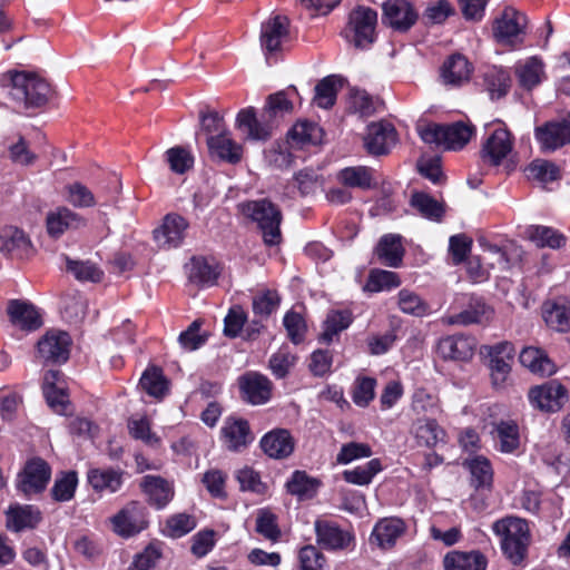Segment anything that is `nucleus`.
Wrapping results in <instances>:
<instances>
[{"instance_id":"obj_1","label":"nucleus","mask_w":570,"mask_h":570,"mask_svg":"<svg viewBox=\"0 0 570 570\" xmlns=\"http://www.w3.org/2000/svg\"><path fill=\"white\" fill-rule=\"evenodd\" d=\"M294 96H298L295 86H289L285 90L269 95L259 117L256 116L253 107L242 109L236 118L237 127L246 132L249 139H268L277 126V119L293 111L292 98Z\"/></svg>"},{"instance_id":"obj_2","label":"nucleus","mask_w":570,"mask_h":570,"mask_svg":"<svg viewBox=\"0 0 570 570\" xmlns=\"http://www.w3.org/2000/svg\"><path fill=\"white\" fill-rule=\"evenodd\" d=\"M1 87L23 108H40L52 97L51 86L36 73L8 71L1 77Z\"/></svg>"},{"instance_id":"obj_3","label":"nucleus","mask_w":570,"mask_h":570,"mask_svg":"<svg viewBox=\"0 0 570 570\" xmlns=\"http://www.w3.org/2000/svg\"><path fill=\"white\" fill-rule=\"evenodd\" d=\"M500 538L503 554L513 563L520 564L527 557L530 542L528 523L517 517H505L492 524Z\"/></svg>"},{"instance_id":"obj_4","label":"nucleus","mask_w":570,"mask_h":570,"mask_svg":"<svg viewBox=\"0 0 570 570\" xmlns=\"http://www.w3.org/2000/svg\"><path fill=\"white\" fill-rule=\"evenodd\" d=\"M417 132L425 144L443 146L449 150H459L470 141L474 126L464 121L449 125L428 124L419 126Z\"/></svg>"},{"instance_id":"obj_5","label":"nucleus","mask_w":570,"mask_h":570,"mask_svg":"<svg viewBox=\"0 0 570 570\" xmlns=\"http://www.w3.org/2000/svg\"><path fill=\"white\" fill-rule=\"evenodd\" d=\"M242 213L257 224L268 246L278 245L282 240V213L276 205L267 199L252 200L240 205Z\"/></svg>"},{"instance_id":"obj_6","label":"nucleus","mask_w":570,"mask_h":570,"mask_svg":"<svg viewBox=\"0 0 570 570\" xmlns=\"http://www.w3.org/2000/svg\"><path fill=\"white\" fill-rule=\"evenodd\" d=\"M51 478L50 465L41 458L26 462L17 478V489L27 498L42 493Z\"/></svg>"},{"instance_id":"obj_7","label":"nucleus","mask_w":570,"mask_h":570,"mask_svg":"<svg viewBox=\"0 0 570 570\" xmlns=\"http://www.w3.org/2000/svg\"><path fill=\"white\" fill-rule=\"evenodd\" d=\"M528 397L535 409L550 413L560 411L569 401L567 389L557 380L531 387Z\"/></svg>"},{"instance_id":"obj_8","label":"nucleus","mask_w":570,"mask_h":570,"mask_svg":"<svg viewBox=\"0 0 570 570\" xmlns=\"http://www.w3.org/2000/svg\"><path fill=\"white\" fill-rule=\"evenodd\" d=\"M376 23L377 12L372 8L358 6L351 11L347 29L353 32L356 48L364 49L374 42Z\"/></svg>"},{"instance_id":"obj_9","label":"nucleus","mask_w":570,"mask_h":570,"mask_svg":"<svg viewBox=\"0 0 570 570\" xmlns=\"http://www.w3.org/2000/svg\"><path fill=\"white\" fill-rule=\"evenodd\" d=\"M71 338L63 331H48L37 343V357L45 364H61L68 361Z\"/></svg>"},{"instance_id":"obj_10","label":"nucleus","mask_w":570,"mask_h":570,"mask_svg":"<svg viewBox=\"0 0 570 570\" xmlns=\"http://www.w3.org/2000/svg\"><path fill=\"white\" fill-rule=\"evenodd\" d=\"M111 523L120 537H132L147 527L146 510L139 502L131 501L111 518Z\"/></svg>"},{"instance_id":"obj_11","label":"nucleus","mask_w":570,"mask_h":570,"mask_svg":"<svg viewBox=\"0 0 570 570\" xmlns=\"http://www.w3.org/2000/svg\"><path fill=\"white\" fill-rule=\"evenodd\" d=\"M419 14L407 0H387L383 4L382 21L395 31L406 32L417 21Z\"/></svg>"},{"instance_id":"obj_12","label":"nucleus","mask_w":570,"mask_h":570,"mask_svg":"<svg viewBox=\"0 0 570 570\" xmlns=\"http://www.w3.org/2000/svg\"><path fill=\"white\" fill-rule=\"evenodd\" d=\"M525 14L513 8H505L493 24L495 40L503 45H513L527 26Z\"/></svg>"},{"instance_id":"obj_13","label":"nucleus","mask_w":570,"mask_h":570,"mask_svg":"<svg viewBox=\"0 0 570 570\" xmlns=\"http://www.w3.org/2000/svg\"><path fill=\"white\" fill-rule=\"evenodd\" d=\"M512 148L511 132L507 128H497L483 142L480 150L481 159L490 166H499Z\"/></svg>"},{"instance_id":"obj_14","label":"nucleus","mask_w":570,"mask_h":570,"mask_svg":"<svg viewBox=\"0 0 570 570\" xmlns=\"http://www.w3.org/2000/svg\"><path fill=\"white\" fill-rule=\"evenodd\" d=\"M238 384L242 399L250 404H265L272 396L273 383L261 373L248 372L239 377Z\"/></svg>"},{"instance_id":"obj_15","label":"nucleus","mask_w":570,"mask_h":570,"mask_svg":"<svg viewBox=\"0 0 570 570\" xmlns=\"http://www.w3.org/2000/svg\"><path fill=\"white\" fill-rule=\"evenodd\" d=\"M222 440L230 452H240L246 449L254 441L248 421L234 416L227 417L222 428Z\"/></svg>"},{"instance_id":"obj_16","label":"nucleus","mask_w":570,"mask_h":570,"mask_svg":"<svg viewBox=\"0 0 570 570\" xmlns=\"http://www.w3.org/2000/svg\"><path fill=\"white\" fill-rule=\"evenodd\" d=\"M396 142V130L387 121L372 122L367 126L364 146L368 154L380 156L389 153Z\"/></svg>"},{"instance_id":"obj_17","label":"nucleus","mask_w":570,"mask_h":570,"mask_svg":"<svg viewBox=\"0 0 570 570\" xmlns=\"http://www.w3.org/2000/svg\"><path fill=\"white\" fill-rule=\"evenodd\" d=\"M262 451L271 459L284 460L292 455L295 440L287 429H273L259 441Z\"/></svg>"},{"instance_id":"obj_18","label":"nucleus","mask_w":570,"mask_h":570,"mask_svg":"<svg viewBox=\"0 0 570 570\" xmlns=\"http://www.w3.org/2000/svg\"><path fill=\"white\" fill-rule=\"evenodd\" d=\"M0 252L6 256L23 259L31 255L32 244L22 229L4 226L0 229Z\"/></svg>"},{"instance_id":"obj_19","label":"nucleus","mask_w":570,"mask_h":570,"mask_svg":"<svg viewBox=\"0 0 570 570\" xmlns=\"http://www.w3.org/2000/svg\"><path fill=\"white\" fill-rule=\"evenodd\" d=\"M289 20L286 16H274L262 24L261 46L266 55L281 50L282 42L288 37Z\"/></svg>"},{"instance_id":"obj_20","label":"nucleus","mask_w":570,"mask_h":570,"mask_svg":"<svg viewBox=\"0 0 570 570\" xmlns=\"http://www.w3.org/2000/svg\"><path fill=\"white\" fill-rule=\"evenodd\" d=\"M188 227L187 220L177 214L165 216L161 226L154 230V238L160 247H178Z\"/></svg>"},{"instance_id":"obj_21","label":"nucleus","mask_w":570,"mask_h":570,"mask_svg":"<svg viewBox=\"0 0 570 570\" xmlns=\"http://www.w3.org/2000/svg\"><path fill=\"white\" fill-rule=\"evenodd\" d=\"M315 533L317 543L328 550L345 549L353 539L348 531L343 530L337 523L325 519H317L315 521Z\"/></svg>"},{"instance_id":"obj_22","label":"nucleus","mask_w":570,"mask_h":570,"mask_svg":"<svg viewBox=\"0 0 570 570\" xmlns=\"http://www.w3.org/2000/svg\"><path fill=\"white\" fill-rule=\"evenodd\" d=\"M402 242L403 237L399 234L383 235L374 248V255L377 257V261L391 268L401 267L405 255Z\"/></svg>"},{"instance_id":"obj_23","label":"nucleus","mask_w":570,"mask_h":570,"mask_svg":"<svg viewBox=\"0 0 570 570\" xmlns=\"http://www.w3.org/2000/svg\"><path fill=\"white\" fill-rule=\"evenodd\" d=\"M210 157L228 164H237L243 156V147L232 139L229 132L222 131L207 138Z\"/></svg>"},{"instance_id":"obj_24","label":"nucleus","mask_w":570,"mask_h":570,"mask_svg":"<svg viewBox=\"0 0 570 570\" xmlns=\"http://www.w3.org/2000/svg\"><path fill=\"white\" fill-rule=\"evenodd\" d=\"M86 225V220L68 207H58L46 217V227L50 237L59 238L69 229H77Z\"/></svg>"},{"instance_id":"obj_25","label":"nucleus","mask_w":570,"mask_h":570,"mask_svg":"<svg viewBox=\"0 0 570 570\" xmlns=\"http://www.w3.org/2000/svg\"><path fill=\"white\" fill-rule=\"evenodd\" d=\"M7 312L10 322L22 331L32 332L42 325L39 312L28 302L11 299L9 301Z\"/></svg>"},{"instance_id":"obj_26","label":"nucleus","mask_w":570,"mask_h":570,"mask_svg":"<svg viewBox=\"0 0 570 570\" xmlns=\"http://www.w3.org/2000/svg\"><path fill=\"white\" fill-rule=\"evenodd\" d=\"M436 353L445 361H468L473 356V341L462 335L442 337L438 342Z\"/></svg>"},{"instance_id":"obj_27","label":"nucleus","mask_w":570,"mask_h":570,"mask_svg":"<svg viewBox=\"0 0 570 570\" xmlns=\"http://www.w3.org/2000/svg\"><path fill=\"white\" fill-rule=\"evenodd\" d=\"M488 559L479 550L449 551L443 558L444 570H487Z\"/></svg>"},{"instance_id":"obj_28","label":"nucleus","mask_w":570,"mask_h":570,"mask_svg":"<svg viewBox=\"0 0 570 570\" xmlns=\"http://www.w3.org/2000/svg\"><path fill=\"white\" fill-rule=\"evenodd\" d=\"M41 519V512L35 505H10L7 511V528L13 532L35 529Z\"/></svg>"},{"instance_id":"obj_29","label":"nucleus","mask_w":570,"mask_h":570,"mask_svg":"<svg viewBox=\"0 0 570 570\" xmlns=\"http://www.w3.org/2000/svg\"><path fill=\"white\" fill-rule=\"evenodd\" d=\"M412 433L420 446L431 449L445 443L446 433L434 419H417L412 426Z\"/></svg>"},{"instance_id":"obj_30","label":"nucleus","mask_w":570,"mask_h":570,"mask_svg":"<svg viewBox=\"0 0 570 570\" xmlns=\"http://www.w3.org/2000/svg\"><path fill=\"white\" fill-rule=\"evenodd\" d=\"M322 140V128L315 122L297 121L287 132V144L293 148L316 145Z\"/></svg>"},{"instance_id":"obj_31","label":"nucleus","mask_w":570,"mask_h":570,"mask_svg":"<svg viewBox=\"0 0 570 570\" xmlns=\"http://www.w3.org/2000/svg\"><path fill=\"white\" fill-rule=\"evenodd\" d=\"M470 75L471 66L460 53L450 56L441 68V76L446 85L460 86L469 80Z\"/></svg>"},{"instance_id":"obj_32","label":"nucleus","mask_w":570,"mask_h":570,"mask_svg":"<svg viewBox=\"0 0 570 570\" xmlns=\"http://www.w3.org/2000/svg\"><path fill=\"white\" fill-rule=\"evenodd\" d=\"M535 138L544 150H556L570 144L562 121H550L537 127Z\"/></svg>"},{"instance_id":"obj_33","label":"nucleus","mask_w":570,"mask_h":570,"mask_svg":"<svg viewBox=\"0 0 570 570\" xmlns=\"http://www.w3.org/2000/svg\"><path fill=\"white\" fill-rule=\"evenodd\" d=\"M140 487L148 497L150 504L157 509H163L171 499L170 488L161 476L145 475Z\"/></svg>"},{"instance_id":"obj_34","label":"nucleus","mask_w":570,"mask_h":570,"mask_svg":"<svg viewBox=\"0 0 570 570\" xmlns=\"http://www.w3.org/2000/svg\"><path fill=\"white\" fill-rule=\"evenodd\" d=\"M483 83L491 99H500L509 92L511 77L508 70L492 66L484 71Z\"/></svg>"},{"instance_id":"obj_35","label":"nucleus","mask_w":570,"mask_h":570,"mask_svg":"<svg viewBox=\"0 0 570 570\" xmlns=\"http://www.w3.org/2000/svg\"><path fill=\"white\" fill-rule=\"evenodd\" d=\"M520 363L532 373L550 376L556 373V366L548 355L537 347H524L519 355Z\"/></svg>"},{"instance_id":"obj_36","label":"nucleus","mask_w":570,"mask_h":570,"mask_svg":"<svg viewBox=\"0 0 570 570\" xmlns=\"http://www.w3.org/2000/svg\"><path fill=\"white\" fill-rule=\"evenodd\" d=\"M403 531L404 523L401 519H383L374 527L372 539H374L381 548L387 549L395 544L396 539Z\"/></svg>"},{"instance_id":"obj_37","label":"nucleus","mask_w":570,"mask_h":570,"mask_svg":"<svg viewBox=\"0 0 570 570\" xmlns=\"http://www.w3.org/2000/svg\"><path fill=\"white\" fill-rule=\"evenodd\" d=\"M88 482L96 491L114 493L122 484V472L115 469H91L88 472Z\"/></svg>"},{"instance_id":"obj_38","label":"nucleus","mask_w":570,"mask_h":570,"mask_svg":"<svg viewBox=\"0 0 570 570\" xmlns=\"http://www.w3.org/2000/svg\"><path fill=\"white\" fill-rule=\"evenodd\" d=\"M529 239L538 247H549L551 249H559L566 245L567 238L559 230L542 226L533 225L527 229Z\"/></svg>"},{"instance_id":"obj_39","label":"nucleus","mask_w":570,"mask_h":570,"mask_svg":"<svg viewBox=\"0 0 570 570\" xmlns=\"http://www.w3.org/2000/svg\"><path fill=\"white\" fill-rule=\"evenodd\" d=\"M410 205L416 209L422 217L433 222H441L445 213L442 203L423 191L413 193Z\"/></svg>"},{"instance_id":"obj_40","label":"nucleus","mask_w":570,"mask_h":570,"mask_svg":"<svg viewBox=\"0 0 570 570\" xmlns=\"http://www.w3.org/2000/svg\"><path fill=\"white\" fill-rule=\"evenodd\" d=\"M492 314V309L481 299L471 298L468 307L450 317L451 324H479L488 321Z\"/></svg>"},{"instance_id":"obj_41","label":"nucleus","mask_w":570,"mask_h":570,"mask_svg":"<svg viewBox=\"0 0 570 570\" xmlns=\"http://www.w3.org/2000/svg\"><path fill=\"white\" fill-rule=\"evenodd\" d=\"M515 75L519 85L525 90H531L537 87L544 77L543 62L537 57H531L524 63L517 67Z\"/></svg>"},{"instance_id":"obj_42","label":"nucleus","mask_w":570,"mask_h":570,"mask_svg":"<svg viewBox=\"0 0 570 570\" xmlns=\"http://www.w3.org/2000/svg\"><path fill=\"white\" fill-rule=\"evenodd\" d=\"M320 481L309 476L305 471L296 470L286 482L287 492L299 499H309L315 495Z\"/></svg>"},{"instance_id":"obj_43","label":"nucleus","mask_w":570,"mask_h":570,"mask_svg":"<svg viewBox=\"0 0 570 570\" xmlns=\"http://www.w3.org/2000/svg\"><path fill=\"white\" fill-rule=\"evenodd\" d=\"M374 170L365 166L346 167L338 171L337 179L346 187L370 189Z\"/></svg>"},{"instance_id":"obj_44","label":"nucleus","mask_w":570,"mask_h":570,"mask_svg":"<svg viewBox=\"0 0 570 570\" xmlns=\"http://www.w3.org/2000/svg\"><path fill=\"white\" fill-rule=\"evenodd\" d=\"M352 321L353 315L348 309L328 312L324 321V331L321 334L320 340L327 344L331 343L336 335L351 325Z\"/></svg>"},{"instance_id":"obj_45","label":"nucleus","mask_w":570,"mask_h":570,"mask_svg":"<svg viewBox=\"0 0 570 570\" xmlns=\"http://www.w3.org/2000/svg\"><path fill=\"white\" fill-rule=\"evenodd\" d=\"M219 271L204 257H193L190 261L189 281L199 286H213L217 283Z\"/></svg>"},{"instance_id":"obj_46","label":"nucleus","mask_w":570,"mask_h":570,"mask_svg":"<svg viewBox=\"0 0 570 570\" xmlns=\"http://www.w3.org/2000/svg\"><path fill=\"white\" fill-rule=\"evenodd\" d=\"M141 389L150 396L161 399L168 393V381L158 367L147 368L139 381Z\"/></svg>"},{"instance_id":"obj_47","label":"nucleus","mask_w":570,"mask_h":570,"mask_svg":"<svg viewBox=\"0 0 570 570\" xmlns=\"http://www.w3.org/2000/svg\"><path fill=\"white\" fill-rule=\"evenodd\" d=\"M281 304V296L275 289H264L254 295L252 302L253 313L261 320H268Z\"/></svg>"},{"instance_id":"obj_48","label":"nucleus","mask_w":570,"mask_h":570,"mask_svg":"<svg viewBox=\"0 0 570 570\" xmlns=\"http://www.w3.org/2000/svg\"><path fill=\"white\" fill-rule=\"evenodd\" d=\"M78 485V475L76 471L60 472L51 488V497L57 502L70 501L75 497Z\"/></svg>"},{"instance_id":"obj_49","label":"nucleus","mask_w":570,"mask_h":570,"mask_svg":"<svg viewBox=\"0 0 570 570\" xmlns=\"http://www.w3.org/2000/svg\"><path fill=\"white\" fill-rule=\"evenodd\" d=\"M547 325L558 332L570 330V305L568 303H552L543 312Z\"/></svg>"},{"instance_id":"obj_50","label":"nucleus","mask_w":570,"mask_h":570,"mask_svg":"<svg viewBox=\"0 0 570 570\" xmlns=\"http://www.w3.org/2000/svg\"><path fill=\"white\" fill-rule=\"evenodd\" d=\"M397 305L403 313L416 317H422L430 313V305L419 294L407 288L399 292Z\"/></svg>"},{"instance_id":"obj_51","label":"nucleus","mask_w":570,"mask_h":570,"mask_svg":"<svg viewBox=\"0 0 570 570\" xmlns=\"http://www.w3.org/2000/svg\"><path fill=\"white\" fill-rule=\"evenodd\" d=\"M66 268L71 273L76 279L80 282L98 283L104 276V272L94 263L89 261H73L65 257Z\"/></svg>"},{"instance_id":"obj_52","label":"nucleus","mask_w":570,"mask_h":570,"mask_svg":"<svg viewBox=\"0 0 570 570\" xmlns=\"http://www.w3.org/2000/svg\"><path fill=\"white\" fill-rule=\"evenodd\" d=\"M494 431L500 442V451L512 453L519 448V426L513 421H500L495 424Z\"/></svg>"},{"instance_id":"obj_53","label":"nucleus","mask_w":570,"mask_h":570,"mask_svg":"<svg viewBox=\"0 0 570 570\" xmlns=\"http://www.w3.org/2000/svg\"><path fill=\"white\" fill-rule=\"evenodd\" d=\"M466 465L471 472V484L475 488H488L492 484L493 471L490 461L484 456H476Z\"/></svg>"},{"instance_id":"obj_54","label":"nucleus","mask_w":570,"mask_h":570,"mask_svg":"<svg viewBox=\"0 0 570 570\" xmlns=\"http://www.w3.org/2000/svg\"><path fill=\"white\" fill-rule=\"evenodd\" d=\"M382 470L379 459H372L364 465L356 466L353 470H345L343 479L352 484L366 485L372 482L375 474Z\"/></svg>"},{"instance_id":"obj_55","label":"nucleus","mask_w":570,"mask_h":570,"mask_svg":"<svg viewBox=\"0 0 570 570\" xmlns=\"http://www.w3.org/2000/svg\"><path fill=\"white\" fill-rule=\"evenodd\" d=\"M337 76H327L323 78L315 87V97L317 106L321 108H331L336 100L337 83L340 82Z\"/></svg>"},{"instance_id":"obj_56","label":"nucleus","mask_w":570,"mask_h":570,"mask_svg":"<svg viewBox=\"0 0 570 570\" xmlns=\"http://www.w3.org/2000/svg\"><path fill=\"white\" fill-rule=\"evenodd\" d=\"M292 148L287 141L273 144L265 151V159L269 167L274 169H287L294 164V156L289 151Z\"/></svg>"},{"instance_id":"obj_57","label":"nucleus","mask_w":570,"mask_h":570,"mask_svg":"<svg viewBox=\"0 0 570 570\" xmlns=\"http://www.w3.org/2000/svg\"><path fill=\"white\" fill-rule=\"evenodd\" d=\"M401 284L400 276L395 272L385 269H372L365 288L370 292L389 291Z\"/></svg>"},{"instance_id":"obj_58","label":"nucleus","mask_w":570,"mask_h":570,"mask_svg":"<svg viewBox=\"0 0 570 570\" xmlns=\"http://www.w3.org/2000/svg\"><path fill=\"white\" fill-rule=\"evenodd\" d=\"M528 177L542 184L556 181L560 178V169L548 160H534L527 168Z\"/></svg>"},{"instance_id":"obj_59","label":"nucleus","mask_w":570,"mask_h":570,"mask_svg":"<svg viewBox=\"0 0 570 570\" xmlns=\"http://www.w3.org/2000/svg\"><path fill=\"white\" fill-rule=\"evenodd\" d=\"M297 188L302 196H308L323 185V177L313 168H304L294 175Z\"/></svg>"},{"instance_id":"obj_60","label":"nucleus","mask_w":570,"mask_h":570,"mask_svg":"<svg viewBox=\"0 0 570 570\" xmlns=\"http://www.w3.org/2000/svg\"><path fill=\"white\" fill-rule=\"evenodd\" d=\"M67 200L73 207L85 208L96 205L94 194L83 184L75 181L66 186Z\"/></svg>"},{"instance_id":"obj_61","label":"nucleus","mask_w":570,"mask_h":570,"mask_svg":"<svg viewBox=\"0 0 570 570\" xmlns=\"http://www.w3.org/2000/svg\"><path fill=\"white\" fill-rule=\"evenodd\" d=\"M256 531L271 541H277L281 537L277 517L268 510H259L256 519Z\"/></svg>"},{"instance_id":"obj_62","label":"nucleus","mask_w":570,"mask_h":570,"mask_svg":"<svg viewBox=\"0 0 570 570\" xmlns=\"http://www.w3.org/2000/svg\"><path fill=\"white\" fill-rule=\"evenodd\" d=\"M295 363L296 356L288 352L287 348L282 347L271 356L269 368L275 377L284 379Z\"/></svg>"},{"instance_id":"obj_63","label":"nucleus","mask_w":570,"mask_h":570,"mask_svg":"<svg viewBox=\"0 0 570 570\" xmlns=\"http://www.w3.org/2000/svg\"><path fill=\"white\" fill-rule=\"evenodd\" d=\"M454 12L453 6L448 0H438L426 7L423 12V20L425 24H440Z\"/></svg>"},{"instance_id":"obj_64","label":"nucleus","mask_w":570,"mask_h":570,"mask_svg":"<svg viewBox=\"0 0 570 570\" xmlns=\"http://www.w3.org/2000/svg\"><path fill=\"white\" fill-rule=\"evenodd\" d=\"M301 570H328L324 554L314 546L299 550Z\"/></svg>"}]
</instances>
